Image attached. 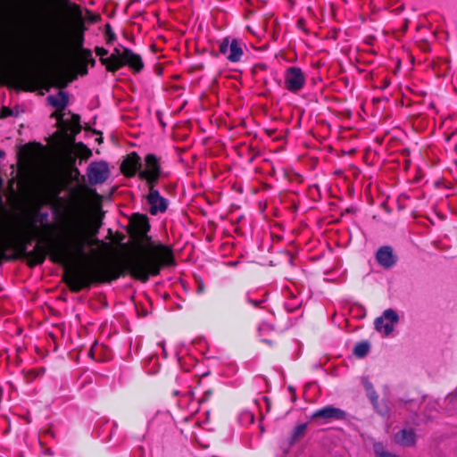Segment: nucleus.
I'll use <instances>...</instances> for the list:
<instances>
[{
    "label": "nucleus",
    "mask_w": 457,
    "mask_h": 457,
    "mask_svg": "<svg viewBox=\"0 0 457 457\" xmlns=\"http://www.w3.org/2000/svg\"><path fill=\"white\" fill-rule=\"evenodd\" d=\"M104 29H112V28H111L110 23H106V24L104 25Z\"/></svg>",
    "instance_id": "nucleus-47"
},
{
    "label": "nucleus",
    "mask_w": 457,
    "mask_h": 457,
    "mask_svg": "<svg viewBox=\"0 0 457 457\" xmlns=\"http://www.w3.org/2000/svg\"><path fill=\"white\" fill-rule=\"evenodd\" d=\"M154 186L149 187V194L147 195V202L151 205L150 213L152 215L157 214L160 212H164L168 207V202L165 198L161 196L158 190L154 189Z\"/></svg>",
    "instance_id": "nucleus-10"
},
{
    "label": "nucleus",
    "mask_w": 457,
    "mask_h": 457,
    "mask_svg": "<svg viewBox=\"0 0 457 457\" xmlns=\"http://www.w3.org/2000/svg\"><path fill=\"white\" fill-rule=\"evenodd\" d=\"M432 36H433L435 38H436V37H437V35H436V31H434V32L432 33Z\"/></svg>",
    "instance_id": "nucleus-52"
},
{
    "label": "nucleus",
    "mask_w": 457,
    "mask_h": 457,
    "mask_svg": "<svg viewBox=\"0 0 457 457\" xmlns=\"http://www.w3.org/2000/svg\"><path fill=\"white\" fill-rule=\"evenodd\" d=\"M11 230L12 236L11 245L17 253V257L29 259L28 265L31 268L42 264L46 256V251L42 246L37 245L32 251H27L28 245H30L32 240L39 235V228L35 221L31 220L26 225L16 222Z\"/></svg>",
    "instance_id": "nucleus-4"
},
{
    "label": "nucleus",
    "mask_w": 457,
    "mask_h": 457,
    "mask_svg": "<svg viewBox=\"0 0 457 457\" xmlns=\"http://www.w3.org/2000/svg\"><path fill=\"white\" fill-rule=\"evenodd\" d=\"M265 30H262V29H259L257 31H253V35L256 36V37H260L261 34H262V32H264Z\"/></svg>",
    "instance_id": "nucleus-42"
},
{
    "label": "nucleus",
    "mask_w": 457,
    "mask_h": 457,
    "mask_svg": "<svg viewBox=\"0 0 457 457\" xmlns=\"http://www.w3.org/2000/svg\"><path fill=\"white\" fill-rule=\"evenodd\" d=\"M47 102L53 107H55L61 111L64 110L69 104V95L67 92L60 90L58 93V97L54 96H49L47 97Z\"/></svg>",
    "instance_id": "nucleus-16"
},
{
    "label": "nucleus",
    "mask_w": 457,
    "mask_h": 457,
    "mask_svg": "<svg viewBox=\"0 0 457 457\" xmlns=\"http://www.w3.org/2000/svg\"><path fill=\"white\" fill-rule=\"evenodd\" d=\"M62 129H67L68 130H71V132L70 134H74L75 136L80 133L82 127L81 126H75V125H70L68 122V125H65Z\"/></svg>",
    "instance_id": "nucleus-29"
},
{
    "label": "nucleus",
    "mask_w": 457,
    "mask_h": 457,
    "mask_svg": "<svg viewBox=\"0 0 457 457\" xmlns=\"http://www.w3.org/2000/svg\"><path fill=\"white\" fill-rule=\"evenodd\" d=\"M264 400L267 402V407H268V409H270V401H269V399H268L267 397H264Z\"/></svg>",
    "instance_id": "nucleus-45"
},
{
    "label": "nucleus",
    "mask_w": 457,
    "mask_h": 457,
    "mask_svg": "<svg viewBox=\"0 0 457 457\" xmlns=\"http://www.w3.org/2000/svg\"><path fill=\"white\" fill-rule=\"evenodd\" d=\"M100 15L72 0H26L0 7V29H86Z\"/></svg>",
    "instance_id": "nucleus-3"
},
{
    "label": "nucleus",
    "mask_w": 457,
    "mask_h": 457,
    "mask_svg": "<svg viewBox=\"0 0 457 457\" xmlns=\"http://www.w3.org/2000/svg\"><path fill=\"white\" fill-rule=\"evenodd\" d=\"M52 138L54 140L57 148L63 152H68L76 148V137L74 134H70L67 129H62L55 131Z\"/></svg>",
    "instance_id": "nucleus-8"
},
{
    "label": "nucleus",
    "mask_w": 457,
    "mask_h": 457,
    "mask_svg": "<svg viewBox=\"0 0 457 457\" xmlns=\"http://www.w3.org/2000/svg\"><path fill=\"white\" fill-rule=\"evenodd\" d=\"M445 400L449 403H453L457 400V388L453 393L449 394Z\"/></svg>",
    "instance_id": "nucleus-36"
},
{
    "label": "nucleus",
    "mask_w": 457,
    "mask_h": 457,
    "mask_svg": "<svg viewBox=\"0 0 457 457\" xmlns=\"http://www.w3.org/2000/svg\"><path fill=\"white\" fill-rule=\"evenodd\" d=\"M376 260L379 265L386 269H389L395 264L397 258L393 253L392 247L389 245H385L378 250L376 253Z\"/></svg>",
    "instance_id": "nucleus-13"
},
{
    "label": "nucleus",
    "mask_w": 457,
    "mask_h": 457,
    "mask_svg": "<svg viewBox=\"0 0 457 457\" xmlns=\"http://www.w3.org/2000/svg\"><path fill=\"white\" fill-rule=\"evenodd\" d=\"M162 350H163V353L165 354L166 353V351H165V348L164 346L162 345Z\"/></svg>",
    "instance_id": "nucleus-57"
},
{
    "label": "nucleus",
    "mask_w": 457,
    "mask_h": 457,
    "mask_svg": "<svg viewBox=\"0 0 457 457\" xmlns=\"http://www.w3.org/2000/svg\"><path fill=\"white\" fill-rule=\"evenodd\" d=\"M88 354H89L90 356H93V351H92V349H90V350H89Z\"/></svg>",
    "instance_id": "nucleus-53"
},
{
    "label": "nucleus",
    "mask_w": 457,
    "mask_h": 457,
    "mask_svg": "<svg viewBox=\"0 0 457 457\" xmlns=\"http://www.w3.org/2000/svg\"><path fill=\"white\" fill-rule=\"evenodd\" d=\"M13 114L12 110L9 107H2L1 112H0V118L4 119L9 116H12Z\"/></svg>",
    "instance_id": "nucleus-33"
},
{
    "label": "nucleus",
    "mask_w": 457,
    "mask_h": 457,
    "mask_svg": "<svg viewBox=\"0 0 457 457\" xmlns=\"http://www.w3.org/2000/svg\"><path fill=\"white\" fill-rule=\"evenodd\" d=\"M373 451L377 457H386V455L389 453L385 449L381 443H375L373 445Z\"/></svg>",
    "instance_id": "nucleus-25"
},
{
    "label": "nucleus",
    "mask_w": 457,
    "mask_h": 457,
    "mask_svg": "<svg viewBox=\"0 0 457 457\" xmlns=\"http://www.w3.org/2000/svg\"><path fill=\"white\" fill-rule=\"evenodd\" d=\"M23 155V158H28L32 154L30 145L27 144L23 146L22 150L20 151L19 155Z\"/></svg>",
    "instance_id": "nucleus-30"
},
{
    "label": "nucleus",
    "mask_w": 457,
    "mask_h": 457,
    "mask_svg": "<svg viewBox=\"0 0 457 457\" xmlns=\"http://www.w3.org/2000/svg\"><path fill=\"white\" fill-rule=\"evenodd\" d=\"M156 72H157V74H158L159 76H161V75H162V69L160 66H157V67H156Z\"/></svg>",
    "instance_id": "nucleus-43"
},
{
    "label": "nucleus",
    "mask_w": 457,
    "mask_h": 457,
    "mask_svg": "<svg viewBox=\"0 0 457 457\" xmlns=\"http://www.w3.org/2000/svg\"><path fill=\"white\" fill-rule=\"evenodd\" d=\"M12 239V230L9 229L5 234H0V265H2L4 260H11L12 257L8 256L6 250L12 249L11 242Z\"/></svg>",
    "instance_id": "nucleus-15"
},
{
    "label": "nucleus",
    "mask_w": 457,
    "mask_h": 457,
    "mask_svg": "<svg viewBox=\"0 0 457 457\" xmlns=\"http://www.w3.org/2000/svg\"><path fill=\"white\" fill-rule=\"evenodd\" d=\"M423 420L420 418L417 412H413L409 420H407V424L413 426H420Z\"/></svg>",
    "instance_id": "nucleus-27"
},
{
    "label": "nucleus",
    "mask_w": 457,
    "mask_h": 457,
    "mask_svg": "<svg viewBox=\"0 0 457 457\" xmlns=\"http://www.w3.org/2000/svg\"><path fill=\"white\" fill-rule=\"evenodd\" d=\"M372 405L379 415L386 416L390 412V408L386 402L378 403L377 400L372 403Z\"/></svg>",
    "instance_id": "nucleus-23"
},
{
    "label": "nucleus",
    "mask_w": 457,
    "mask_h": 457,
    "mask_svg": "<svg viewBox=\"0 0 457 457\" xmlns=\"http://www.w3.org/2000/svg\"><path fill=\"white\" fill-rule=\"evenodd\" d=\"M141 167V158L136 152H133L123 160L120 170L126 177L131 178L136 175Z\"/></svg>",
    "instance_id": "nucleus-12"
},
{
    "label": "nucleus",
    "mask_w": 457,
    "mask_h": 457,
    "mask_svg": "<svg viewBox=\"0 0 457 457\" xmlns=\"http://www.w3.org/2000/svg\"><path fill=\"white\" fill-rule=\"evenodd\" d=\"M109 173L105 162H92L87 168L88 182L91 185L102 184L108 179Z\"/></svg>",
    "instance_id": "nucleus-7"
},
{
    "label": "nucleus",
    "mask_w": 457,
    "mask_h": 457,
    "mask_svg": "<svg viewBox=\"0 0 457 457\" xmlns=\"http://www.w3.org/2000/svg\"><path fill=\"white\" fill-rule=\"evenodd\" d=\"M249 302L254 305V306H259L260 304H262L263 303V300H249Z\"/></svg>",
    "instance_id": "nucleus-38"
},
{
    "label": "nucleus",
    "mask_w": 457,
    "mask_h": 457,
    "mask_svg": "<svg viewBox=\"0 0 457 457\" xmlns=\"http://www.w3.org/2000/svg\"><path fill=\"white\" fill-rule=\"evenodd\" d=\"M370 349V345L368 341H362L358 343L355 347L353 348V353L357 358H363L365 357Z\"/></svg>",
    "instance_id": "nucleus-18"
},
{
    "label": "nucleus",
    "mask_w": 457,
    "mask_h": 457,
    "mask_svg": "<svg viewBox=\"0 0 457 457\" xmlns=\"http://www.w3.org/2000/svg\"><path fill=\"white\" fill-rule=\"evenodd\" d=\"M295 401H296V396H295V393H294L292 395V402H295Z\"/></svg>",
    "instance_id": "nucleus-49"
},
{
    "label": "nucleus",
    "mask_w": 457,
    "mask_h": 457,
    "mask_svg": "<svg viewBox=\"0 0 457 457\" xmlns=\"http://www.w3.org/2000/svg\"><path fill=\"white\" fill-rule=\"evenodd\" d=\"M124 238H125V236H124L123 234H121V233H117V234L115 235L114 241H115L116 243H121V242L124 240Z\"/></svg>",
    "instance_id": "nucleus-37"
},
{
    "label": "nucleus",
    "mask_w": 457,
    "mask_h": 457,
    "mask_svg": "<svg viewBox=\"0 0 457 457\" xmlns=\"http://www.w3.org/2000/svg\"><path fill=\"white\" fill-rule=\"evenodd\" d=\"M362 383L367 392V395L370 399L371 403H375V401L378 400V395L373 388L372 384L367 378H362Z\"/></svg>",
    "instance_id": "nucleus-22"
},
{
    "label": "nucleus",
    "mask_w": 457,
    "mask_h": 457,
    "mask_svg": "<svg viewBox=\"0 0 457 457\" xmlns=\"http://www.w3.org/2000/svg\"><path fill=\"white\" fill-rule=\"evenodd\" d=\"M229 54L228 55V60L232 62H237L240 61L241 56L243 55V49L239 46L238 41L236 38H233L229 45Z\"/></svg>",
    "instance_id": "nucleus-17"
},
{
    "label": "nucleus",
    "mask_w": 457,
    "mask_h": 457,
    "mask_svg": "<svg viewBox=\"0 0 457 457\" xmlns=\"http://www.w3.org/2000/svg\"><path fill=\"white\" fill-rule=\"evenodd\" d=\"M145 170L138 173L142 180H146L148 186L155 185L161 176V165L159 159L154 154H149L145 158Z\"/></svg>",
    "instance_id": "nucleus-6"
},
{
    "label": "nucleus",
    "mask_w": 457,
    "mask_h": 457,
    "mask_svg": "<svg viewBox=\"0 0 457 457\" xmlns=\"http://www.w3.org/2000/svg\"><path fill=\"white\" fill-rule=\"evenodd\" d=\"M84 30H0V54L13 46L9 32H43L42 51L54 61L55 69L43 70L7 67L0 71V84L18 90L34 92L49 87L65 88L77 75L87 74V64L96 63L89 49L83 48Z\"/></svg>",
    "instance_id": "nucleus-2"
},
{
    "label": "nucleus",
    "mask_w": 457,
    "mask_h": 457,
    "mask_svg": "<svg viewBox=\"0 0 457 457\" xmlns=\"http://www.w3.org/2000/svg\"><path fill=\"white\" fill-rule=\"evenodd\" d=\"M105 39L107 44H112L116 39V36L112 30H105Z\"/></svg>",
    "instance_id": "nucleus-34"
},
{
    "label": "nucleus",
    "mask_w": 457,
    "mask_h": 457,
    "mask_svg": "<svg viewBox=\"0 0 457 457\" xmlns=\"http://www.w3.org/2000/svg\"><path fill=\"white\" fill-rule=\"evenodd\" d=\"M96 53L97 55L100 56V61H101L102 63H103V60L108 58V57H104L108 54V51L106 49H104V47L96 46Z\"/></svg>",
    "instance_id": "nucleus-31"
},
{
    "label": "nucleus",
    "mask_w": 457,
    "mask_h": 457,
    "mask_svg": "<svg viewBox=\"0 0 457 457\" xmlns=\"http://www.w3.org/2000/svg\"><path fill=\"white\" fill-rule=\"evenodd\" d=\"M375 328L378 331H382L384 329L385 335L387 336L393 331V326L390 324L384 323V318L378 317L374 321Z\"/></svg>",
    "instance_id": "nucleus-21"
},
{
    "label": "nucleus",
    "mask_w": 457,
    "mask_h": 457,
    "mask_svg": "<svg viewBox=\"0 0 457 457\" xmlns=\"http://www.w3.org/2000/svg\"><path fill=\"white\" fill-rule=\"evenodd\" d=\"M395 441L404 447L413 446L416 443V434L411 428H403L395 435Z\"/></svg>",
    "instance_id": "nucleus-14"
},
{
    "label": "nucleus",
    "mask_w": 457,
    "mask_h": 457,
    "mask_svg": "<svg viewBox=\"0 0 457 457\" xmlns=\"http://www.w3.org/2000/svg\"><path fill=\"white\" fill-rule=\"evenodd\" d=\"M122 247H123L124 249H128V245H122Z\"/></svg>",
    "instance_id": "nucleus-56"
},
{
    "label": "nucleus",
    "mask_w": 457,
    "mask_h": 457,
    "mask_svg": "<svg viewBox=\"0 0 457 457\" xmlns=\"http://www.w3.org/2000/svg\"><path fill=\"white\" fill-rule=\"evenodd\" d=\"M63 159L69 167H74L76 159L73 156H71L70 154H65Z\"/></svg>",
    "instance_id": "nucleus-32"
},
{
    "label": "nucleus",
    "mask_w": 457,
    "mask_h": 457,
    "mask_svg": "<svg viewBox=\"0 0 457 457\" xmlns=\"http://www.w3.org/2000/svg\"><path fill=\"white\" fill-rule=\"evenodd\" d=\"M96 142H97L98 144H101V143L103 142V137H100L96 138Z\"/></svg>",
    "instance_id": "nucleus-46"
},
{
    "label": "nucleus",
    "mask_w": 457,
    "mask_h": 457,
    "mask_svg": "<svg viewBox=\"0 0 457 457\" xmlns=\"http://www.w3.org/2000/svg\"><path fill=\"white\" fill-rule=\"evenodd\" d=\"M70 125L81 126L80 125V116L79 114L71 115V123Z\"/></svg>",
    "instance_id": "nucleus-35"
},
{
    "label": "nucleus",
    "mask_w": 457,
    "mask_h": 457,
    "mask_svg": "<svg viewBox=\"0 0 457 457\" xmlns=\"http://www.w3.org/2000/svg\"><path fill=\"white\" fill-rule=\"evenodd\" d=\"M288 390H289L292 394H294V393H295V389H294L291 386H288Z\"/></svg>",
    "instance_id": "nucleus-48"
},
{
    "label": "nucleus",
    "mask_w": 457,
    "mask_h": 457,
    "mask_svg": "<svg viewBox=\"0 0 457 457\" xmlns=\"http://www.w3.org/2000/svg\"><path fill=\"white\" fill-rule=\"evenodd\" d=\"M63 113H57L54 112L52 113V117L56 118L57 120V127L59 129H62L65 125H68V122L63 120Z\"/></svg>",
    "instance_id": "nucleus-26"
},
{
    "label": "nucleus",
    "mask_w": 457,
    "mask_h": 457,
    "mask_svg": "<svg viewBox=\"0 0 457 457\" xmlns=\"http://www.w3.org/2000/svg\"><path fill=\"white\" fill-rule=\"evenodd\" d=\"M382 317L384 318V320H388L392 323H396L399 320L397 313L392 309L386 310Z\"/></svg>",
    "instance_id": "nucleus-24"
},
{
    "label": "nucleus",
    "mask_w": 457,
    "mask_h": 457,
    "mask_svg": "<svg viewBox=\"0 0 457 457\" xmlns=\"http://www.w3.org/2000/svg\"><path fill=\"white\" fill-rule=\"evenodd\" d=\"M103 65L111 72H115L124 65H128L134 72H140L144 68L141 56L127 47H123L122 51L118 47L114 48L113 53L103 60Z\"/></svg>",
    "instance_id": "nucleus-5"
},
{
    "label": "nucleus",
    "mask_w": 457,
    "mask_h": 457,
    "mask_svg": "<svg viewBox=\"0 0 457 457\" xmlns=\"http://www.w3.org/2000/svg\"><path fill=\"white\" fill-rule=\"evenodd\" d=\"M250 418H251V421L253 422V415L252 413L250 414Z\"/></svg>",
    "instance_id": "nucleus-55"
},
{
    "label": "nucleus",
    "mask_w": 457,
    "mask_h": 457,
    "mask_svg": "<svg viewBox=\"0 0 457 457\" xmlns=\"http://www.w3.org/2000/svg\"><path fill=\"white\" fill-rule=\"evenodd\" d=\"M47 216H48V214H47V213L42 214V220H43V219H46V218H47Z\"/></svg>",
    "instance_id": "nucleus-51"
},
{
    "label": "nucleus",
    "mask_w": 457,
    "mask_h": 457,
    "mask_svg": "<svg viewBox=\"0 0 457 457\" xmlns=\"http://www.w3.org/2000/svg\"><path fill=\"white\" fill-rule=\"evenodd\" d=\"M204 284H203V283H200V284L198 285V287H197V293H198V294H201V293H203V292H204Z\"/></svg>",
    "instance_id": "nucleus-40"
},
{
    "label": "nucleus",
    "mask_w": 457,
    "mask_h": 457,
    "mask_svg": "<svg viewBox=\"0 0 457 457\" xmlns=\"http://www.w3.org/2000/svg\"><path fill=\"white\" fill-rule=\"evenodd\" d=\"M230 40H229V37H225L221 43L220 44V52L222 54H227L228 48H229V45H230Z\"/></svg>",
    "instance_id": "nucleus-28"
},
{
    "label": "nucleus",
    "mask_w": 457,
    "mask_h": 457,
    "mask_svg": "<svg viewBox=\"0 0 457 457\" xmlns=\"http://www.w3.org/2000/svg\"><path fill=\"white\" fill-rule=\"evenodd\" d=\"M93 132H94L95 134H97V135H102V132H101V131H98V130H96V129H95V130H93Z\"/></svg>",
    "instance_id": "nucleus-50"
},
{
    "label": "nucleus",
    "mask_w": 457,
    "mask_h": 457,
    "mask_svg": "<svg viewBox=\"0 0 457 457\" xmlns=\"http://www.w3.org/2000/svg\"><path fill=\"white\" fill-rule=\"evenodd\" d=\"M285 84L288 90L298 91L304 84V75L301 69L297 67H290L287 69L285 77Z\"/></svg>",
    "instance_id": "nucleus-9"
},
{
    "label": "nucleus",
    "mask_w": 457,
    "mask_h": 457,
    "mask_svg": "<svg viewBox=\"0 0 457 457\" xmlns=\"http://www.w3.org/2000/svg\"><path fill=\"white\" fill-rule=\"evenodd\" d=\"M150 224L146 215L134 213L128 226L133 239L134 251L121 262H105L98 266H89L81 262L88 261L84 248L89 244L91 233L87 220L78 213L68 215L62 224V237L47 247L52 262L67 266L63 281L73 293L89 289L92 284L110 283L119 278L126 270L129 275L145 283L151 276L160 274L162 267L175 265L172 250L155 244L147 235Z\"/></svg>",
    "instance_id": "nucleus-1"
},
{
    "label": "nucleus",
    "mask_w": 457,
    "mask_h": 457,
    "mask_svg": "<svg viewBox=\"0 0 457 457\" xmlns=\"http://www.w3.org/2000/svg\"><path fill=\"white\" fill-rule=\"evenodd\" d=\"M306 428H307L306 423H302V424L298 425L297 427H295L292 433V436L289 439V444L294 445L295 442H297L299 439H301L304 436V434L306 432Z\"/></svg>",
    "instance_id": "nucleus-19"
},
{
    "label": "nucleus",
    "mask_w": 457,
    "mask_h": 457,
    "mask_svg": "<svg viewBox=\"0 0 457 457\" xmlns=\"http://www.w3.org/2000/svg\"><path fill=\"white\" fill-rule=\"evenodd\" d=\"M413 400L412 399H406V400H403V399H399V402H403L404 403H411L412 402Z\"/></svg>",
    "instance_id": "nucleus-44"
},
{
    "label": "nucleus",
    "mask_w": 457,
    "mask_h": 457,
    "mask_svg": "<svg viewBox=\"0 0 457 457\" xmlns=\"http://www.w3.org/2000/svg\"><path fill=\"white\" fill-rule=\"evenodd\" d=\"M272 37H273V39H274V40H276V39H277V37L275 36V33H274V32L272 33Z\"/></svg>",
    "instance_id": "nucleus-54"
},
{
    "label": "nucleus",
    "mask_w": 457,
    "mask_h": 457,
    "mask_svg": "<svg viewBox=\"0 0 457 457\" xmlns=\"http://www.w3.org/2000/svg\"><path fill=\"white\" fill-rule=\"evenodd\" d=\"M76 151V154L84 160H87L91 157L92 152L91 150L83 143L79 142L76 145V148L74 149Z\"/></svg>",
    "instance_id": "nucleus-20"
},
{
    "label": "nucleus",
    "mask_w": 457,
    "mask_h": 457,
    "mask_svg": "<svg viewBox=\"0 0 457 457\" xmlns=\"http://www.w3.org/2000/svg\"><path fill=\"white\" fill-rule=\"evenodd\" d=\"M346 416L347 414L345 411L330 405L316 411L312 415V420H345Z\"/></svg>",
    "instance_id": "nucleus-11"
},
{
    "label": "nucleus",
    "mask_w": 457,
    "mask_h": 457,
    "mask_svg": "<svg viewBox=\"0 0 457 457\" xmlns=\"http://www.w3.org/2000/svg\"><path fill=\"white\" fill-rule=\"evenodd\" d=\"M212 395V391L208 390L206 392H204V396H203V401H206Z\"/></svg>",
    "instance_id": "nucleus-39"
},
{
    "label": "nucleus",
    "mask_w": 457,
    "mask_h": 457,
    "mask_svg": "<svg viewBox=\"0 0 457 457\" xmlns=\"http://www.w3.org/2000/svg\"><path fill=\"white\" fill-rule=\"evenodd\" d=\"M328 37H331L333 39H336L337 38V31L336 30H332L331 33H329V35L328 36Z\"/></svg>",
    "instance_id": "nucleus-41"
}]
</instances>
